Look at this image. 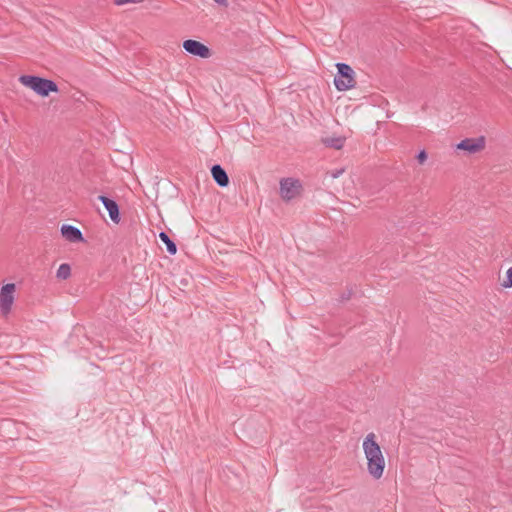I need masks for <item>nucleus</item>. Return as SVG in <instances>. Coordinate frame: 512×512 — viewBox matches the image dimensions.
Instances as JSON below:
<instances>
[{
	"instance_id": "nucleus-6",
	"label": "nucleus",
	"mask_w": 512,
	"mask_h": 512,
	"mask_svg": "<svg viewBox=\"0 0 512 512\" xmlns=\"http://www.w3.org/2000/svg\"><path fill=\"white\" fill-rule=\"evenodd\" d=\"M183 49L191 55L204 59L209 58L212 54L211 50L206 45L193 39L185 40L183 42Z\"/></svg>"
},
{
	"instance_id": "nucleus-13",
	"label": "nucleus",
	"mask_w": 512,
	"mask_h": 512,
	"mask_svg": "<svg viewBox=\"0 0 512 512\" xmlns=\"http://www.w3.org/2000/svg\"><path fill=\"white\" fill-rule=\"evenodd\" d=\"M71 275V267L67 263H63L59 266L56 276L59 279L66 280Z\"/></svg>"
},
{
	"instance_id": "nucleus-12",
	"label": "nucleus",
	"mask_w": 512,
	"mask_h": 512,
	"mask_svg": "<svg viewBox=\"0 0 512 512\" xmlns=\"http://www.w3.org/2000/svg\"><path fill=\"white\" fill-rule=\"evenodd\" d=\"M345 138L343 137H328L324 139V144L327 147L334 149H341L344 146Z\"/></svg>"
},
{
	"instance_id": "nucleus-1",
	"label": "nucleus",
	"mask_w": 512,
	"mask_h": 512,
	"mask_svg": "<svg viewBox=\"0 0 512 512\" xmlns=\"http://www.w3.org/2000/svg\"><path fill=\"white\" fill-rule=\"evenodd\" d=\"M373 432L367 434L363 441V450L367 459L368 473L374 479H380L385 469V458Z\"/></svg>"
},
{
	"instance_id": "nucleus-9",
	"label": "nucleus",
	"mask_w": 512,
	"mask_h": 512,
	"mask_svg": "<svg viewBox=\"0 0 512 512\" xmlns=\"http://www.w3.org/2000/svg\"><path fill=\"white\" fill-rule=\"evenodd\" d=\"M99 200L103 203V205L107 209L111 220L114 223H119L120 214H119L118 204L114 200H112L104 195H100Z\"/></svg>"
},
{
	"instance_id": "nucleus-15",
	"label": "nucleus",
	"mask_w": 512,
	"mask_h": 512,
	"mask_svg": "<svg viewBox=\"0 0 512 512\" xmlns=\"http://www.w3.org/2000/svg\"><path fill=\"white\" fill-rule=\"evenodd\" d=\"M143 1L144 0H113L114 4L117 6H121V5H124L127 3L138 4V3H142Z\"/></svg>"
},
{
	"instance_id": "nucleus-10",
	"label": "nucleus",
	"mask_w": 512,
	"mask_h": 512,
	"mask_svg": "<svg viewBox=\"0 0 512 512\" xmlns=\"http://www.w3.org/2000/svg\"><path fill=\"white\" fill-rule=\"evenodd\" d=\"M211 174L214 179V181L220 186V187H226L229 184V177L226 171L222 168L221 165L215 164L211 168Z\"/></svg>"
},
{
	"instance_id": "nucleus-8",
	"label": "nucleus",
	"mask_w": 512,
	"mask_h": 512,
	"mask_svg": "<svg viewBox=\"0 0 512 512\" xmlns=\"http://www.w3.org/2000/svg\"><path fill=\"white\" fill-rule=\"evenodd\" d=\"M61 234L67 241L72 243H78L84 240L82 232L72 225H63L61 227Z\"/></svg>"
},
{
	"instance_id": "nucleus-14",
	"label": "nucleus",
	"mask_w": 512,
	"mask_h": 512,
	"mask_svg": "<svg viewBox=\"0 0 512 512\" xmlns=\"http://www.w3.org/2000/svg\"><path fill=\"white\" fill-rule=\"evenodd\" d=\"M502 286L504 288L512 287V267H510L506 272V279L502 282Z\"/></svg>"
},
{
	"instance_id": "nucleus-5",
	"label": "nucleus",
	"mask_w": 512,
	"mask_h": 512,
	"mask_svg": "<svg viewBox=\"0 0 512 512\" xmlns=\"http://www.w3.org/2000/svg\"><path fill=\"white\" fill-rule=\"evenodd\" d=\"M16 286L13 283L5 284L0 291V311L3 315H7L12 308L14 302V293Z\"/></svg>"
},
{
	"instance_id": "nucleus-3",
	"label": "nucleus",
	"mask_w": 512,
	"mask_h": 512,
	"mask_svg": "<svg viewBox=\"0 0 512 512\" xmlns=\"http://www.w3.org/2000/svg\"><path fill=\"white\" fill-rule=\"evenodd\" d=\"M338 74L334 78V84L339 91H345L355 86L354 71L345 63L336 64Z\"/></svg>"
},
{
	"instance_id": "nucleus-11",
	"label": "nucleus",
	"mask_w": 512,
	"mask_h": 512,
	"mask_svg": "<svg viewBox=\"0 0 512 512\" xmlns=\"http://www.w3.org/2000/svg\"><path fill=\"white\" fill-rule=\"evenodd\" d=\"M160 240L166 245V249L169 254L174 255L177 252L176 244L170 239L167 233L160 232L159 234Z\"/></svg>"
},
{
	"instance_id": "nucleus-16",
	"label": "nucleus",
	"mask_w": 512,
	"mask_h": 512,
	"mask_svg": "<svg viewBox=\"0 0 512 512\" xmlns=\"http://www.w3.org/2000/svg\"><path fill=\"white\" fill-rule=\"evenodd\" d=\"M416 159L419 162V164H423L427 160V153H426V151L425 150H421L417 154Z\"/></svg>"
},
{
	"instance_id": "nucleus-7",
	"label": "nucleus",
	"mask_w": 512,
	"mask_h": 512,
	"mask_svg": "<svg viewBox=\"0 0 512 512\" xmlns=\"http://www.w3.org/2000/svg\"><path fill=\"white\" fill-rule=\"evenodd\" d=\"M457 148L467 151L469 154H475L485 148V138L483 136L478 138H466L457 144Z\"/></svg>"
},
{
	"instance_id": "nucleus-17",
	"label": "nucleus",
	"mask_w": 512,
	"mask_h": 512,
	"mask_svg": "<svg viewBox=\"0 0 512 512\" xmlns=\"http://www.w3.org/2000/svg\"><path fill=\"white\" fill-rule=\"evenodd\" d=\"M344 172V169H338L331 173L332 178H338L340 175H342Z\"/></svg>"
},
{
	"instance_id": "nucleus-18",
	"label": "nucleus",
	"mask_w": 512,
	"mask_h": 512,
	"mask_svg": "<svg viewBox=\"0 0 512 512\" xmlns=\"http://www.w3.org/2000/svg\"><path fill=\"white\" fill-rule=\"evenodd\" d=\"M217 4L223 6V7H227L228 6V1L227 0H214Z\"/></svg>"
},
{
	"instance_id": "nucleus-4",
	"label": "nucleus",
	"mask_w": 512,
	"mask_h": 512,
	"mask_svg": "<svg viewBox=\"0 0 512 512\" xmlns=\"http://www.w3.org/2000/svg\"><path fill=\"white\" fill-rule=\"evenodd\" d=\"M302 189V183L298 179L283 178L280 180V196L286 202L298 197Z\"/></svg>"
},
{
	"instance_id": "nucleus-2",
	"label": "nucleus",
	"mask_w": 512,
	"mask_h": 512,
	"mask_svg": "<svg viewBox=\"0 0 512 512\" xmlns=\"http://www.w3.org/2000/svg\"><path fill=\"white\" fill-rule=\"evenodd\" d=\"M19 81L42 97L48 96L50 92H58L57 84L49 79L38 76L22 75L19 78Z\"/></svg>"
}]
</instances>
